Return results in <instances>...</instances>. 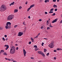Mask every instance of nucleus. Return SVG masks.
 I'll use <instances>...</instances> for the list:
<instances>
[{
    "instance_id": "f257e3e1",
    "label": "nucleus",
    "mask_w": 62,
    "mask_h": 62,
    "mask_svg": "<svg viewBox=\"0 0 62 62\" xmlns=\"http://www.w3.org/2000/svg\"><path fill=\"white\" fill-rule=\"evenodd\" d=\"M7 9V7L4 5H2L1 7L0 8V11L1 12H3L4 11H5Z\"/></svg>"
},
{
    "instance_id": "f03ea898",
    "label": "nucleus",
    "mask_w": 62,
    "mask_h": 62,
    "mask_svg": "<svg viewBox=\"0 0 62 62\" xmlns=\"http://www.w3.org/2000/svg\"><path fill=\"white\" fill-rule=\"evenodd\" d=\"M15 52V47L14 46H13L10 50V53L13 54Z\"/></svg>"
},
{
    "instance_id": "7ed1b4c3",
    "label": "nucleus",
    "mask_w": 62,
    "mask_h": 62,
    "mask_svg": "<svg viewBox=\"0 0 62 62\" xmlns=\"http://www.w3.org/2000/svg\"><path fill=\"white\" fill-rule=\"evenodd\" d=\"M14 15H11L9 16L7 18V20H8V21H10L11 20L14 18Z\"/></svg>"
},
{
    "instance_id": "20e7f679",
    "label": "nucleus",
    "mask_w": 62,
    "mask_h": 62,
    "mask_svg": "<svg viewBox=\"0 0 62 62\" xmlns=\"http://www.w3.org/2000/svg\"><path fill=\"white\" fill-rule=\"evenodd\" d=\"M11 27V26L6 24L5 28L7 29H10Z\"/></svg>"
},
{
    "instance_id": "39448f33",
    "label": "nucleus",
    "mask_w": 62,
    "mask_h": 62,
    "mask_svg": "<svg viewBox=\"0 0 62 62\" xmlns=\"http://www.w3.org/2000/svg\"><path fill=\"white\" fill-rule=\"evenodd\" d=\"M54 44L51 43L48 45V46L50 48H53L54 47Z\"/></svg>"
},
{
    "instance_id": "423d86ee",
    "label": "nucleus",
    "mask_w": 62,
    "mask_h": 62,
    "mask_svg": "<svg viewBox=\"0 0 62 62\" xmlns=\"http://www.w3.org/2000/svg\"><path fill=\"white\" fill-rule=\"evenodd\" d=\"M23 35V32H19L18 36H20Z\"/></svg>"
},
{
    "instance_id": "0eeeda50",
    "label": "nucleus",
    "mask_w": 62,
    "mask_h": 62,
    "mask_svg": "<svg viewBox=\"0 0 62 62\" xmlns=\"http://www.w3.org/2000/svg\"><path fill=\"white\" fill-rule=\"evenodd\" d=\"M23 52L24 56H26V52L24 49H23Z\"/></svg>"
},
{
    "instance_id": "6e6552de",
    "label": "nucleus",
    "mask_w": 62,
    "mask_h": 62,
    "mask_svg": "<svg viewBox=\"0 0 62 62\" xmlns=\"http://www.w3.org/2000/svg\"><path fill=\"white\" fill-rule=\"evenodd\" d=\"M57 18L56 19L52 22V23H55V22H57Z\"/></svg>"
},
{
    "instance_id": "1a4fd4ad",
    "label": "nucleus",
    "mask_w": 62,
    "mask_h": 62,
    "mask_svg": "<svg viewBox=\"0 0 62 62\" xmlns=\"http://www.w3.org/2000/svg\"><path fill=\"white\" fill-rule=\"evenodd\" d=\"M11 24V23L9 22H8L6 23V24H7V25H9L10 26Z\"/></svg>"
},
{
    "instance_id": "9d476101",
    "label": "nucleus",
    "mask_w": 62,
    "mask_h": 62,
    "mask_svg": "<svg viewBox=\"0 0 62 62\" xmlns=\"http://www.w3.org/2000/svg\"><path fill=\"white\" fill-rule=\"evenodd\" d=\"M35 6V5L34 4H33L30 7V8H32V7H34Z\"/></svg>"
},
{
    "instance_id": "9b49d317",
    "label": "nucleus",
    "mask_w": 62,
    "mask_h": 62,
    "mask_svg": "<svg viewBox=\"0 0 62 62\" xmlns=\"http://www.w3.org/2000/svg\"><path fill=\"white\" fill-rule=\"evenodd\" d=\"M18 11V9H15L14 10V13H15V12H17Z\"/></svg>"
},
{
    "instance_id": "f8f14e48",
    "label": "nucleus",
    "mask_w": 62,
    "mask_h": 62,
    "mask_svg": "<svg viewBox=\"0 0 62 62\" xmlns=\"http://www.w3.org/2000/svg\"><path fill=\"white\" fill-rule=\"evenodd\" d=\"M53 7H54V8H57V6L56 5L54 4V5Z\"/></svg>"
},
{
    "instance_id": "ddd939ff",
    "label": "nucleus",
    "mask_w": 62,
    "mask_h": 62,
    "mask_svg": "<svg viewBox=\"0 0 62 62\" xmlns=\"http://www.w3.org/2000/svg\"><path fill=\"white\" fill-rule=\"evenodd\" d=\"M48 26L50 27H53V26H52V25H51V23L50 24L48 25Z\"/></svg>"
},
{
    "instance_id": "4468645a",
    "label": "nucleus",
    "mask_w": 62,
    "mask_h": 62,
    "mask_svg": "<svg viewBox=\"0 0 62 62\" xmlns=\"http://www.w3.org/2000/svg\"><path fill=\"white\" fill-rule=\"evenodd\" d=\"M3 55H8V54H7V53L5 52L4 53Z\"/></svg>"
},
{
    "instance_id": "2eb2a0df",
    "label": "nucleus",
    "mask_w": 62,
    "mask_h": 62,
    "mask_svg": "<svg viewBox=\"0 0 62 62\" xmlns=\"http://www.w3.org/2000/svg\"><path fill=\"white\" fill-rule=\"evenodd\" d=\"M4 52V51L3 50H1L0 51V54H1L2 53H3V52Z\"/></svg>"
},
{
    "instance_id": "dca6fc26",
    "label": "nucleus",
    "mask_w": 62,
    "mask_h": 62,
    "mask_svg": "<svg viewBox=\"0 0 62 62\" xmlns=\"http://www.w3.org/2000/svg\"><path fill=\"white\" fill-rule=\"evenodd\" d=\"M38 53L39 54H41L42 53V52L41 51H39L38 52Z\"/></svg>"
},
{
    "instance_id": "f3484780",
    "label": "nucleus",
    "mask_w": 62,
    "mask_h": 62,
    "mask_svg": "<svg viewBox=\"0 0 62 62\" xmlns=\"http://www.w3.org/2000/svg\"><path fill=\"white\" fill-rule=\"evenodd\" d=\"M41 54L44 57V56H45V55H44V54H43V53L42 52L41 53Z\"/></svg>"
},
{
    "instance_id": "a211bd4d",
    "label": "nucleus",
    "mask_w": 62,
    "mask_h": 62,
    "mask_svg": "<svg viewBox=\"0 0 62 62\" xmlns=\"http://www.w3.org/2000/svg\"><path fill=\"white\" fill-rule=\"evenodd\" d=\"M9 48V46H8L7 47L5 48L6 50H7L8 48Z\"/></svg>"
},
{
    "instance_id": "6ab92c4d",
    "label": "nucleus",
    "mask_w": 62,
    "mask_h": 62,
    "mask_svg": "<svg viewBox=\"0 0 62 62\" xmlns=\"http://www.w3.org/2000/svg\"><path fill=\"white\" fill-rule=\"evenodd\" d=\"M3 27H0V30H3Z\"/></svg>"
},
{
    "instance_id": "aec40b11",
    "label": "nucleus",
    "mask_w": 62,
    "mask_h": 62,
    "mask_svg": "<svg viewBox=\"0 0 62 62\" xmlns=\"http://www.w3.org/2000/svg\"><path fill=\"white\" fill-rule=\"evenodd\" d=\"M8 46H9L8 45H6L4 46V47H7Z\"/></svg>"
},
{
    "instance_id": "412c9836",
    "label": "nucleus",
    "mask_w": 62,
    "mask_h": 62,
    "mask_svg": "<svg viewBox=\"0 0 62 62\" xmlns=\"http://www.w3.org/2000/svg\"><path fill=\"white\" fill-rule=\"evenodd\" d=\"M53 10H54V8H53L51 9L50 10V11H53Z\"/></svg>"
},
{
    "instance_id": "4be33fe9",
    "label": "nucleus",
    "mask_w": 62,
    "mask_h": 62,
    "mask_svg": "<svg viewBox=\"0 0 62 62\" xmlns=\"http://www.w3.org/2000/svg\"><path fill=\"white\" fill-rule=\"evenodd\" d=\"M14 4V2H13L11 3V5H13Z\"/></svg>"
},
{
    "instance_id": "5701e85b",
    "label": "nucleus",
    "mask_w": 62,
    "mask_h": 62,
    "mask_svg": "<svg viewBox=\"0 0 62 62\" xmlns=\"http://www.w3.org/2000/svg\"><path fill=\"white\" fill-rule=\"evenodd\" d=\"M47 30H48V29H50V27H47Z\"/></svg>"
},
{
    "instance_id": "b1692460",
    "label": "nucleus",
    "mask_w": 62,
    "mask_h": 62,
    "mask_svg": "<svg viewBox=\"0 0 62 62\" xmlns=\"http://www.w3.org/2000/svg\"><path fill=\"white\" fill-rule=\"evenodd\" d=\"M31 9V8L30 7L27 10V11H28L29 10H30V9Z\"/></svg>"
},
{
    "instance_id": "393cba45",
    "label": "nucleus",
    "mask_w": 62,
    "mask_h": 62,
    "mask_svg": "<svg viewBox=\"0 0 62 62\" xmlns=\"http://www.w3.org/2000/svg\"><path fill=\"white\" fill-rule=\"evenodd\" d=\"M53 12H53V11H50V12H49V13H53Z\"/></svg>"
},
{
    "instance_id": "a878e982",
    "label": "nucleus",
    "mask_w": 62,
    "mask_h": 62,
    "mask_svg": "<svg viewBox=\"0 0 62 62\" xmlns=\"http://www.w3.org/2000/svg\"><path fill=\"white\" fill-rule=\"evenodd\" d=\"M39 50V48H36L35 49V51H38V50Z\"/></svg>"
},
{
    "instance_id": "bb28decb",
    "label": "nucleus",
    "mask_w": 62,
    "mask_h": 62,
    "mask_svg": "<svg viewBox=\"0 0 62 62\" xmlns=\"http://www.w3.org/2000/svg\"><path fill=\"white\" fill-rule=\"evenodd\" d=\"M31 40H34V39H33L32 37L31 38Z\"/></svg>"
},
{
    "instance_id": "cd10ccee",
    "label": "nucleus",
    "mask_w": 62,
    "mask_h": 62,
    "mask_svg": "<svg viewBox=\"0 0 62 62\" xmlns=\"http://www.w3.org/2000/svg\"><path fill=\"white\" fill-rule=\"evenodd\" d=\"M17 26H18V25H15L14 27V28H16V27H17Z\"/></svg>"
},
{
    "instance_id": "c85d7f7f",
    "label": "nucleus",
    "mask_w": 62,
    "mask_h": 62,
    "mask_svg": "<svg viewBox=\"0 0 62 62\" xmlns=\"http://www.w3.org/2000/svg\"><path fill=\"white\" fill-rule=\"evenodd\" d=\"M22 8V7L21 6H20L19 8V9H21Z\"/></svg>"
},
{
    "instance_id": "c756f323",
    "label": "nucleus",
    "mask_w": 62,
    "mask_h": 62,
    "mask_svg": "<svg viewBox=\"0 0 62 62\" xmlns=\"http://www.w3.org/2000/svg\"><path fill=\"white\" fill-rule=\"evenodd\" d=\"M49 21L47 20L46 22V25H48V22Z\"/></svg>"
},
{
    "instance_id": "7c9ffc66",
    "label": "nucleus",
    "mask_w": 62,
    "mask_h": 62,
    "mask_svg": "<svg viewBox=\"0 0 62 62\" xmlns=\"http://www.w3.org/2000/svg\"><path fill=\"white\" fill-rule=\"evenodd\" d=\"M55 15V13H54L52 14V16H54Z\"/></svg>"
},
{
    "instance_id": "2f4dec72",
    "label": "nucleus",
    "mask_w": 62,
    "mask_h": 62,
    "mask_svg": "<svg viewBox=\"0 0 62 62\" xmlns=\"http://www.w3.org/2000/svg\"><path fill=\"white\" fill-rule=\"evenodd\" d=\"M2 39L3 40H4V41H5V38L4 37Z\"/></svg>"
},
{
    "instance_id": "473e14b6",
    "label": "nucleus",
    "mask_w": 62,
    "mask_h": 62,
    "mask_svg": "<svg viewBox=\"0 0 62 62\" xmlns=\"http://www.w3.org/2000/svg\"><path fill=\"white\" fill-rule=\"evenodd\" d=\"M34 47L35 48H37V46L36 45H35L34 46Z\"/></svg>"
},
{
    "instance_id": "72a5a7b5",
    "label": "nucleus",
    "mask_w": 62,
    "mask_h": 62,
    "mask_svg": "<svg viewBox=\"0 0 62 62\" xmlns=\"http://www.w3.org/2000/svg\"><path fill=\"white\" fill-rule=\"evenodd\" d=\"M46 49H44V52H46Z\"/></svg>"
},
{
    "instance_id": "f704fd0d",
    "label": "nucleus",
    "mask_w": 62,
    "mask_h": 62,
    "mask_svg": "<svg viewBox=\"0 0 62 62\" xmlns=\"http://www.w3.org/2000/svg\"><path fill=\"white\" fill-rule=\"evenodd\" d=\"M56 0H53V1L54 2H55Z\"/></svg>"
},
{
    "instance_id": "c9c22d12",
    "label": "nucleus",
    "mask_w": 62,
    "mask_h": 62,
    "mask_svg": "<svg viewBox=\"0 0 62 62\" xmlns=\"http://www.w3.org/2000/svg\"><path fill=\"white\" fill-rule=\"evenodd\" d=\"M29 44H31V41H30L29 42Z\"/></svg>"
},
{
    "instance_id": "e433bc0d",
    "label": "nucleus",
    "mask_w": 62,
    "mask_h": 62,
    "mask_svg": "<svg viewBox=\"0 0 62 62\" xmlns=\"http://www.w3.org/2000/svg\"><path fill=\"white\" fill-rule=\"evenodd\" d=\"M57 51H59L60 50V48L59 49L58 48H57Z\"/></svg>"
},
{
    "instance_id": "4c0bfd02",
    "label": "nucleus",
    "mask_w": 62,
    "mask_h": 62,
    "mask_svg": "<svg viewBox=\"0 0 62 62\" xmlns=\"http://www.w3.org/2000/svg\"><path fill=\"white\" fill-rule=\"evenodd\" d=\"M57 8L55 9V11H57Z\"/></svg>"
},
{
    "instance_id": "58836bf2",
    "label": "nucleus",
    "mask_w": 62,
    "mask_h": 62,
    "mask_svg": "<svg viewBox=\"0 0 62 62\" xmlns=\"http://www.w3.org/2000/svg\"><path fill=\"white\" fill-rule=\"evenodd\" d=\"M18 49H19V47H18L16 48V50H18Z\"/></svg>"
},
{
    "instance_id": "ea45409f",
    "label": "nucleus",
    "mask_w": 62,
    "mask_h": 62,
    "mask_svg": "<svg viewBox=\"0 0 62 62\" xmlns=\"http://www.w3.org/2000/svg\"><path fill=\"white\" fill-rule=\"evenodd\" d=\"M49 54V53H48L46 54V55L48 56V55Z\"/></svg>"
},
{
    "instance_id": "a19ab883",
    "label": "nucleus",
    "mask_w": 62,
    "mask_h": 62,
    "mask_svg": "<svg viewBox=\"0 0 62 62\" xmlns=\"http://www.w3.org/2000/svg\"><path fill=\"white\" fill-rule=\"evenodd\" d=\"M45 14H48V13H47V12H45Z\"/></svg>"
},
{
    "instance_id": "79ce46f5",
    "label": "nucleus",
    "mask_w": 62,
    "mask_h": 62,
    "mask_svg": "<svg viewBox=\"0 0 62 62\" xmlns=\"http://www.w3.org/2000/svg\"><path fill=\"white\" fill-rule=\"evenodd\" d=\"M31 59H34V58L33 57H31Z\"/></svg>"
},
{
    "instance_id": "37998d69",
    "label": "nucleus",
    "mask_w": 62,
    "mask_h": 62,
    "mask_svg": "<svg viewBox=\"0 0 62 62\" xmlns=\"http://www.w3.org/2000/svg\"><path fill=\"white\" fill-rule=\"evenodd\" d=\"M44 44V43L42 42V46H43V44Z\"/></svg>"
},
{
    "instance_id": "c03bdc74",
    "label": "nucleus",
    "mask_w": 62,
    "mask_h": 62,
    "mask_svg": "<svg viewBox=\"0 0 62 62\" xmlns=\"http://www.w3.org/2000/svg\"><path fill=\"white\" fill-rule=\"evenodd\" d=\"M41 21H42V20H41V19H40L39 20V21L40 22Z\"/></svg>"
},
{
    "instance_id": "a18cd8bd",
    "label": "nucleus",
    "mask_w": 62,
    "mask_h": 62,
    "mask_svg": "<svg viewBox=\"0 0 62 62\" xmlns=\"http://www.w3.org/2000/svg\"><path fill=\"white\" fill-rule=\"evenodd\" d=\"M38 36L37 35L36 37H35V38H37L38 37Z\"/></svg>"
},
{
    "instance_id": "49530a36",
    "label": "nucleus",
    "mask_w": 62,
    "mask_h": 62,
    "mask_svg": "<svg viewBox=\"0 0 62 62\" xmlns=\"http://www.w3.org/2000/svg\"><path fill=\"white\" fill-rule=\"evenodd\" d=\"M60 23H62V20L60 22Z\"/></svg>"
},
{
    "instance_id": "de8ad7c7",
    "label": "nucleus",
    "mask_w": 62,
    "mask_h": 62,
    "mask_svg": "<svg viewBox=\"0 0 62 62\" xmlns=\"http://www.w3.org/2000/svg\"><path fill=\"white\" fill-rule=\"evenodd\" d=\"M54 52H56V50H54Z\"/></svg>"
},
{
    "instance_id": "09e8293b",
    "label": "nucleus",
    "mask_w": 62,
    "mask_h": 62,
    "mask_svg": "<svg viewBox=\"0 0 62 62\" xmlns=\"http://www.w3.org/2000/svg\"><path fill=\"white\" fill-rule=\"evenodd\" d=\"M4 36L5 37V38H7V35H4Z\"/></svg>"
},
{
    "instance_id": "8fccbe9b",
    "label": "nucleus",
    "mask_w": 62,
    "mask_h": 62,
    "mask_svg": "<svg viewBox=\"0 0 62 62\" xmlns=\"http://www.w3.org/2000/svg\"><path fill=\"white\" fill-rule=\"evenodd\" d=\"M24 30H26V27H25L24 28Z\"/></svg>"
},
{
    "instance_id": "3c124183",
    "label": "nucleus",
    "mask_w": 62,
    "mask_h": 62,
    "mask_svg": "<svg viewBox=\"0 0 62 62\" xmlns=\"http://www.w3.org/2000/svg\"><path fill=\"white\" fill-rule=\"evenodd\" d=\"M28 18H29V19H30V16H29L28 17Z\"/></svg>"
},
{
    "instance_id": "603ef678",
    "label": "nucleus",
    "mask_w": 62,
    "mask_h": 62,
    "mask_svg": "<svg viewBox=\"0 0 62 62\" xmlns=\"http://www.w3.org/2000/svg\"><path fill=\"white\" fill-rule=\"evenodd\" d=\"M8 60H9V61H10L11 60L10 59H8Z\"/></svg>"
},
{
    "instance_id": "864d4df0",
    "label": "nucleus",
    "mask_w": 62,
    "mask_h": 62,
    "mask_svg": "<svg viewBox=\"0 0 62 62\" xmlns=\"http://www.w3.org/2000/svg\"><path fill=\"white\" fill-rule=\"evenodd\" d=\"M47 0H45V3H47Z\"/></svg>"
},
{
    "instance_id": "5fc2aeb1",
    "label": "nucleus",
    "mask_w": 62,
    "mask_h": 62,
    "mask_svg": "<svg viewBox=\"0 0 62 62\" xmlns=\"http://www.w3.org/2000/svg\"><path fill=\"white\" fill-rule=\"evenodd\" d=\"M40 35V33H39L38 35H37V36H39V35Z\"/></svg>"
},
{
    "instance_id": "6e6d98bb",
    "label": "nucleus",
    "mask_w": 62,
    "mask_h": 62,
    "mask_svg": "<svg viewBox=\"0 0 62 62\" xmlns=\"http://www.w3.org/2000/svg\"><path fill=\"white\" fill-rule=\"evenodd\" d=\"M25 4H26V5H27V2H26L25 3Z\"/></svg>"
},
{
    "instance_id": "4d7b16f0",
    "label": "nucleus",
    "mask_w": 62,
    "mask_h": 62,
    "mask_svg": "<svg viewBox=\"0 0 62 62\" xmlns=\"http://www.w3.org/2000/svg\"><path fill=\"white\" fill-rule=\"evenodd\" d=\"M54 59H55H55H56V57H54Z\"/></svg>"
},
{
    "instance_id": "13d9d810",
    "label": "nucleus",
    "mask_w": 62,
    "mask_h": 62,
    "mask_svg": "<svg viewBox=\"0 0 62 62\" xmlns=\"http://www.w3.org/2000/svg\"><path fill=\"white\" fill-rule=\"evenodd\" d=\"M43 28V26H42L41 27V29H42Z\"/></svg>"
},
{
    "instance_id": "bf43d9fd",
    "label": "nucleus",
    "mask_w": 62,
    "mask_h": 62,
    "mask_svg": "<svg viewBox=\"0 0 62 62\" xmlns=\"http://www.w3.org/2000/svg\"><path fill=\"white\" fill-rule=\"evenodd\" d=\"M44 39H46V40H47V39H47V38H44Z\"/></svg>"
},
{
    "instance_id": "052dcab7",
    "label": "nucleus",
    "mask_w": 62,
    "mask_h": 62,
    "mask_svg": "<svg viewBox=\"0 0 62 62\" xmlns=\"http://www.w3.org/2000/svg\"><path fill=\"white\" fill-rule=\"evenodd\" d=\"M5 59H6V60H8V59L7 58H5Z\"/></svg>"
},
{
    "instance_id": "680f3d73",
    "label": "nucleus",
    "mask_w": 62,
    "mask_h": 62,
    "mask_svg": "<svg viewBox=\"0 0 62 62\" xmlns=\"http://www.w3.org/2000/svg\"><path fill=\"white\" fill-rule=\"evenodd\" d=\"M32 41V42H34V40H32V41Z\"/></svg>"
},
{
    "instance_id": "e2e57ef3",
    "label": "nucleus",
    "mask_w": 62,
    "mask_h": 62,
    "mask_svg": "<svg viewBox=\"0 0 62 62\" xmlns=\"http://www.w3.org/2000/svg\"><path fill=\"white\" fill-rule=\"evenodd\" d=\"M23 24H24V25H25V23H24V22H23Z\"/></svg>"
},
{
    "instance_id": "0e129e2a",
    "label": "nucleus",
    "mask_w": 62,
    "mask_h": 62,
    "mask_svg": "<svg viewBox=\"0 0 62 62\" xmlns=\"http://www.w3.org/2000/svg\"><path fill=\"white\" fill-rule=\"evenodd\" d=\"M47 2H49V0H47Z\"/></svg>"
},
{
    "instance_id": "69168bd1",
    "label": "nucleus",
    "mask_w": 62,
    "mask_h": 62,
    "mask_svg": "<svg viewBox=\"0 0 62 62\" xmlns=\"http://www.w3.org/2000/svg\"><path fill=\"white\" fill-rule=\"evenodd\" d=\"M8 40V38H7L6 39V40Z\"/></svg>"
},
{
    "instance_id": "338daca9",
    "label": "nucleus",
    "mask_w": 62,
    "mask_h": 62,
    "mask_svg": "<svg viewBox=\"0 0 62 62\" xmlns=\"http://www.w3.org/2000/svg\"><path fill=\"white\" fill-rule=\"evenodd\" d=\"M57 2H58L59 1V0H57Z\"/></svg>"
},
{
    "instance_id": "774afa93",
    "label": "nucleus",
    "mask_w": 62,
    "mask_h": 62,
    "mask_svg": "<svg viewBox=\"0 0 62 62\" xmlns=\"http://www.w3.org/2000/svg\"><path fill=\"white\" fill-rule=\"evenodd\" d=\"M60 50H62V49L61 48H60Z\"/></svg>"
}]
</instances>
